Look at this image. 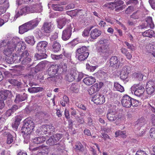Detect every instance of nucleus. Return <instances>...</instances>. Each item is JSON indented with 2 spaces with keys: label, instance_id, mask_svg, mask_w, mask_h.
Listing matches in <instances>:
<instances>
[{
  "label": "nucleus",
  "instance_id": "obj_1",
  "mask_svg": "<svg viewBox=\"0 0 155 155\" xmlns=\"http://www.w3.org/2000/svg\"><path fill=\"white\" fill-rule=\"evenodd\" d=\"M6 37L8 41L7 42V47L9 49L14 51L15 49L16 53H19L21 51L22 47L21 43H22L19 38L17 37H14L12 38V37L10 36L9 34H7Z\"/></svg>",
  "mask_w": 155,
  "mask_h": 155
},
{
  "label": "nucleus",
  "instance_id": "obj_2",
  "mask_svg": "<svg viewBox=\"0 0 155 155\" xmlns=\"http://www.w3.org/2000/svg\"><path fill=\"white\" fill-rule=\"evenodd\" d=\"M99 43L101 45L97 48V51L103 57H107L109 53L108 47L109 41L106 39H102L99 41Z\"/></svg>",
  "mask_w": 155,
  "mask_h": 155
},
{
  "label": "nucleus",
  "instance_id": "obj_3",
  "mask_svg": "<svg viewBox=\"0 0 155 155\" xmlns=\"http://www.w3.org/2000/svg\"><path fill=\"white\" fill-rule=\"evenodd\" d=\"M89 55L88 49L86 46H82L76 50L75 57L80 61L85 60Z\"/></svg>",
  "mask_w": 155,
  "mask_h": 155
},
{
  "label": "nucleus",
  "instance_id": "obj_4",
  "mask_svg": "<svg viewBox=\"0 0 155 155\" xmlns=\"http://www.w3.org/2000/svg\"><path fill=\"white\" fill-rule=\"evenodd\" d=\"M21 61L22 64L25 65L28 64L31 61V57L27 50H26L21 53L20 57H19V60L16 61V62H20Z\"/></svg>",
  "mask_w": 155,
  "mask_h": 155
},
{
  "label": "nucleus",
  "instance_id": "obj_5",
  "mask_svg": "<svg viewBox=\"0 0 155 155\" xmlns=\"http://www.w3.org/2000/svg\"><path fill=\"white\" fill-rule=\"evenodd\" d=\"M35 127V124L33 121L28 119L25 120L21 128L22 132L29 131V133H31Z\"/></svg>",
  "mask_w": 155,
  "mask_h": 155
},
{
  "label": "nucleus",
  "instance_id": "obj_6",
  "mask_svg": "<svg viewBox=\"0 0 155 155\" xmlns=\"http://www.w3.org/2000/svg\"><path fill=\"white\" fill-rule=\"evenodd\" d=\"M131 91L132 94L138 97L141 96L143 94L145 89L144 87L140 84L134 85L131 88Z\"/></svg>",
  "mask_w": 155,
  "mask_h": 155
},
{
  "label": "nucleus",
  "instance_id": "obj_7",
  "mask_svg": "<svg viewBox=\"0 0 155 155\" xmlns=\"http://www.w3.org/2000/svg\"><path fill=\"white\" fill-rule=\"evenodd\" d=\"M121 63L117 56H112L109 59V66L118 69L121 66Z\"/></svg>",
  "mask_w": 155,
  "mask_h": 155
},
{
  "label": "nucleus",
  "instance_id": "obj_8",
  "mask_svg": "<svg viewBox=\"0 0 155 155\" xmlns=\"http://www.w3.org/2000/svg\"><path fill=\"white\" fill-rule=\"evenodd\" d=\"M72 28L71 25H67L66 28L63 31L62 38L64 41H67L70 38L72 31Z\"/></svg>",
  "mask_w": 155,
  "mask_h": 155
},
{
  "label": "nucleus",
  "instance_id": "obj_9",
  "mask_svg": "<svg viewBox=\"0 0 155 155\" xmlns=\"http://www.w3.org/2000/svg\"><path fill=\"white\" fill-rule=\"evenodd\" d=\"M107 3L105 4V5L108 8L112 10L116 8V10H122V7L120 6L123 4V2L119 1V2H115Z\"/></svg>",
  "mask_w": 155,
  "mask_h": 155
},
{
  "label": "nucleus",
  "instance_id": "obj_10",
  "mask_svg": "<svg viewBox=\"0 0 155 155\" xmlns=\"http://www.w3.org/2000/svg\"><path fill=\"white\" fill-rule=\"evenodd\" d=\"M54 27V25L51 22H45L41 28V31L45 33H49L51 32Z\"/></svg>",
  "mask_w": 155,
  "mask_h": 155
},
{
  "label": "nucleus",
  "instance_id": "obj_11",
  "mask_svg": "<svg viewBox=\"0 0 155 155\" xmlns=\"http://www.w3.org/2000/svg\"><path fill=\"white\" fill-rule=\"evenodd\" d=\"M130 70V67L127 65L124 66L122 68L120 73V78L122 80L124 81L127 78Z\"/></svg>",
  "mask_w": 155,
  "mask_h": 155
},
{
  "label": "nucleus",
  "instance_id": "obj_12",
  "mask_svg": "<svg viewBox=\"0 0 155 155\" xmlns=\"http://www.w3.org/2000/svg\"><path fill=\"white\" fill-rule=\"evenodd\" d=\"M91 100L97 104H102L105 101L104 96L98 93L97 94L93 97Z\"/></svg>",
  "mask_w": 155,
  "mask_h": 155
},
{
  "label": "nucleus",
  "instance_id": "obj_13",
  "mask_svg": "<svg viewBox=\"0 0 155 155\" xmlns=\"http://www.w3.org/2000/svg\"><path fill=\"white\" fill-rule=\"evenodd\" d=\"M27 14L34 12H39L41 11V5H33L32 6H26Z\"/></svg>",
  "mask_w": 155,
  "mask_h": 155
},
{
  "label": "nucleus",
  "instance_id": "obj_14",
  "mask_svg": "<svg viewBox=\"0 0 155 155\" xmlns=\"http://www.w3.org/2000/svg\"><path fill=\"white\" fill-rule=\"evenodd\" d=\"M117 113L115 109H110L108 110L107 118L110 122L115 121L117 119Z\"/></svg>",
  "mask_w": 155,
  "mask_h": 155
},
{
  "label": "nucleus",
  "instance_id": "obj_15",
  "mask_svg": "<svg viewBox=\"0 0 155 155\" xmlns=\"http://www.w3.org/2000/svg\"><path fill=\"white\" fill-rule=\"evenodd\" d=\"M132 98L127 95L124 96L121 100V103L123 107L129 108L132 105Z\"/></svg>",
  "mask_w": 155,
  "mask_h": 155
},
{
  "label": "nucleus",
  "instance_id": "obj_16",
  "mask_svg": "<svg viewBox=\"0 0 155 155\" xmlns=\"http://www.w3.org/2000/svg\"><path fill=\"white\" fill-rule=\"evenodd\" d=\"M146 91L149 95H153L155 93V84L153 81H149L147 84Z\"/></svg>",
  "mask_w": 155,
  "mask_h": 155
},
{
  "label": "nucleus",
  "instance_id": "obj_17",
  "mask_svg": "<svg viewBox=\"0 0 155 155\" xmlns=\"http://www.w3.org/2000/svg\"><path fill=\"white\" fill-rule=\"evenodd\" d=\"M48 45V43L45 41H42L39 42L37 45L36 49L39 52H45L46 48Z\"/></svg>",
  "mask_w": 155,
  "mask_h": 155
},
{
  "label": "nucleus",
  "instance_id": "obj_18",
  "mask_svg": "<svg viewBox=\"0 0 155 155\" xmlns=\"http://www.w3.org/2000/svg\"><path fill=\"white\" fill-rule=\"evenodd\" d=\"M58 65H52L50 66L46 71V74L49 76H55L58 70Z\"/></svg>",
  "mask_w": 155,
  "mask_h": 155
},
{
  "label": "nucleus",
  "instance_id": "obj_19",
  "mask_svg": "<svg viewBox=\"0 0 155 155\" xmlns=\"http://www.w3.org/2000/svg\"><path fill=\"white\" fill-rule=\"evenodd\" d=\"M43 130L44 134L46 135V136H51L54 130V127L51 125H43Z\"/></svg>",
  "mask_w": 155,
  "mask_h": 155
},
{
  "label": "nucleus",
  "instance_id": "obj_20",
  "mask_svg": "<svg viewBox=\"0 0 155 155\" xmlns=\"http://www.w3.org/2000/svg\"><path fill=\"white\" fill-rule=\"evenodd\" d=\"M8 82L12 85L16 87L17 88L20 89L24 87V84L20 80L18 81L15 79H9Z\"/></svg>",
  "mask_w": 155,
  "mask_h": 155
},
{
  "label": "nucleus",
  "instance_id": "obj_21",
  "mask_svg": "<svg viewBox=\"0 0 155 155\" xmlns=\"http://www.w3.org/2000/svg\"><path fill=\"white\" fill-rule=\"evenodd\" d=\"M77 75V73L76 71H71L70 72L66 75L65 79L69 82H72L75 79V78Z\"/></svg>",
  "mask_w": 155,
  "mask_h": 155
},
{
  "label": "nucleus",
  "instance_id": "obj_22",
  "mask_svg": "<svg viewBox=\"0 0 155 155\" xmlns=\"http://www.w3.org/2000/svg\"><path fill=\"white\" fill-rule=\"evenodd\" d=\"M27 98V95L25 93H24L23 94H16L15 102L16 104L20 102L25 101Z\"/></svg>",
  "mask_w": 155,
  "mask_h": 155
},
{
  "label": "nucleus",
  "instance_id": "obj_23",
  "mask_svg": "<svg viewBox=\"0 0 155 155\" xmlns=\"http://www.w3.org/2000/svg\"><path fill=\"white\" fill-rule=\"evenodd\" d=\"M101 34V31L97 28L92 30L90 32V37L92 39L97 38Z\"/></svg>",
  "mask_w": 155,
  "mask_h": 155
},
{
  "label": "nucleus",
  "instance_id": "obj_24",
  "mask_svg": "<svg viewBox=\"0 0 155 155\" xmlns=\"http://www.w3.org/2000/svg\"><path fill=\"white\" fill-rule=\"evenodd\" d=\"M67 19L65 17H62L57 19L58 24V27L60 29H62L66 24Z\"/></svg>",
  "mask_w": 155,
  "mask_h": 155
},
{
  "label": "nucleus",
  "instance_id": "obj_25",
  "mask_svg": "<svg viewBox=\"0 0 155 155\" xmlns=\"http://www.w3.org/2000/svg\"><path fill=\"white\" fill-rule=\"evenodd\" d=\"M52 50L54 52H57L60 51L61 49L60 44L57 41H54L52 44Z\"/></svg>",
  "mask_w": 155,
  "mask_h": 155
},
{
  "label": "nucleus",
  "instance_id": "obj_26",
  "mask_svg": "<svg viewBox=\"0 0 155 155\" xmlns=\"http://www.w3.org/2000/svg\"><path fill=\"white\" fill-rule=\"evenodd\" d=\"M83 81L86 84L90 85L95 82V79L92 77H87L84 78Z\"/></svg>",
  "mask_w": 155,
  "mask_h": 155
},
{
  "label": "nucleus",
  "instance_id": "obj_27",
  "mask_svg": "<svg viewBox=\"0 0 155 155\" xmlns=\"http://www.w3.org/2000/svg\"><path fill=\"white\" fill-rule=\"evenodd\" d=\"M142 35L145 37L151 38L155 35V32L152 30L149 29L142 32Z\"/></svg>",
  "mask_w": 155,
  "mask_h": 155
},
{
  "label": "nucleus",
  "instance_id": "obj_28",
  "mask_svg": "<svg viewBox=\"0 0 155 155\" xmlns=\"http://www.w3.org/2000/svg\"><path fill=\"white\" fill-rule=\"evenodd\" d=\"M29 30H30V29L26 23L19 26V32L20 34H23Z\"/></svg>",
  "mask_w": 155,
  "mask_h": 155
},
{
  "label": "nucleus",
  "instance_id": "obj_29",
  "mask_svg": "<svg viewBox=\"0 0 155 155\" xmlns=\"http://www.w3.org/2000/svg\"><path fill=\"white\" fill-rule=\"evenodd\" d=\"M10 93V91L8 90L0 91V100L4 101Z\"/></svg>",
  "mask_w": 155,
  "mask_h": 155
},
{
  "label": "nucleus",
  "instance_id": "obj_30",
  "mask_svg": "<svg viewBox=\"0 0 155 155\" xmlns=\"http://www.w3.org/2000/svg\"><path fill=\"white\" fill-rule=\"evenodd\" d=\"M98 84H95L87 90L88 93L91 95L98 91Z\"/></svg>",
  "mask_w": 155,
  "mask_h": 155
},
{
  "label": "nucleus",
  "instance_id": "obj_31",
  "mask_svg": "<svg viewBox=\"0 0 155 155\" xmlns=\"http://www.w3.org/2000/svg\"><path fill=\"white\" fill-rule=\"evenodd\" d=\"M10 134H8L7 136L6 143L8 144L14 143L15 140V137Z\"/></svg>",
  "mask_w": 155,
  "mask_h": 155
},
{
  "label": "nucleus",
  "instance_id": "obj_32",
  "mask_svg": "<svg viewBox=\"0 0 155 155\" xmlns=\"http://www.w3.org/2000/svg\"><path fill=\"white\" fill-rule=\"evenodd\" d=\"M40 53H36L34 56L36 60H41L46 58L47 55L45 52H40Z\"/></svg>",
  "mask_w": 155,
  "mask_h": 155
},
{
  "label": "nucleus",
  "instance_id": "obj_33",
  "mask_svg": "<svg viewBox=\"0 0 155 155\" xmlns=\"http://www.w3.org/2000/svg\"><path fill=\"white\" fill-rule=\"evenodd\" d=\"M46 140V138L42 137H36L33 140V142L36 144H40L43 143Z\"/></svg>",
  "mask_w": 155,
  "mask_h": 155
},
{
  "label": "nucleus",
  "instance_id": "obj_34",
  "mask_svg": "<svg viewBox=\"0 0 155 155\" xmlns=\"http://www.w3.org/2000/svg\"><path fill=\"white\" fill-rule=\"evenodd\" d=\"M75 146L74 149L76 151L82 152L84 151V147L80 142H77Z\"/></svg>",
  "mask_w": 155,
  "mask_h": 155
},
{
  "label": "nucleus",
  "instance_id": "obj_35",
  "mask_svg": "<svg viewBox=\"0 0 155 155\" xmlns=\"http://www.w3.org/2000/svg\"><path fill=\"white\" fill-rule=\"evenodd\" d=\"M43 90L42 87H32L28 89V91L30 93H36L41 91Z\"/></svg>",
  "mask_w": 155,
  "mask_h": 155
},
{
  "label": "nucleus",
  "instance_id": "obj_36",
  "mask_svg": "<svg viewBox=\"0 0 155 155\" xmlns=\"http://www.w3.org/2000/svg\"><path fill=\"white\" fill-rule=\"evenodd\" d=\"M34 38V36H30L26 37L25 39L26 43L32 45H34L35 42Z\"/></svg>",
  "mask_w": 155,
  "mask_h": 155
},
{
  "label": "nucleus",
  "instance_id": "obj_37",
  "mask_svg": "<svg viewBox=\"0 0 155 155\" xmlns=\"http://www.w3.org/2000/svg\"><path fill=\"white\" fill-rule=\"evenodd\" d=\"M46 143L47 145L50 146H53L57 144V143L55 141L53 137V136H51L46 140Z\"/></svg>",
  "mask_w": 155,
  "mask_h": 155
},
{
  "label": "nucleus",
  "instance_id": "obj_38",
  "mask_svg": "<svg viewBox=\"0 0 155 155\" xmlns=\"http://www.w3.org/2000/svg\"><path fill=\"white\" fill-rule=\"evenodd\" d=\"M49 76V77L47 78V80L49 82H50V81H52L58 82V79H60V80L61 79V78H62L61 77V76L57 75L52 76Z\"/></svg>",
  "mask_w": 155,
  "mask_h": 155
},
{
  "label": "nucleus",
  "instance_id": "obj_39",
  "mask_svg": "<svg viewBox=\"0 0 155 155\" xmlns=\"http://www.w3.org/2000/svg\"><path fill=\"white\" fill-rule=\"evenodd\" d=\"M24 133L23 136L24 138V142L25 143H28L29 141L30 138V134L31 133H29V132H22Z\"/></svg>",
  "mask_w": 155,
  "mask_h": 155
},
{
  "label": "nucleus",
  "instance_id": "obj_40",
  "mask_svg": "<svg viewBox=\"0 0 155 155\" xmlns=\"http://www.w3.org/2000/svg\"><path fill=\"white\" fill-rule=\"evenodd\" d=\"M145 120L143 117H141L139 118L135 122V126H138L142 127L145 124Z\"/></svg>",
  "mask_w": 155,
  "mask_h": 155
},
{
  "label": "nucleus",
  "instance_id": "obj_41",
  "mask_svg": "<svg viewBox=\"0 0 155 155\" xmlns=\"http://www.w3.org/2000/svg\"><path fill=\"white\" fill-rule=\"evenodd\" d=\"M146 22L147 25H149V27L153 29L154 27V25L152 21V18L151 17H148L146 19Z\"/></svg>",
  "mask_w": 155,
  "mask_h": 155
},
{
  "label": "nucleus",
  "instance_id": "obj_42",
  "mask_svg": "<svg viewBox=\"0 0 155 155\" xmlns=\"http://www.w3.org/2000/svg\"><path fill=\"white\" fill-rule=\"evenodd\" d=\"M52 7L53 9L55 11H62L64 10V7L59 5L53 4Z\"/></svg>",
  "mask_w": 155,
  "mask_h": 155
},
{
  "label": "nucleus",
  "instance_id": "obj_43",
  "mask_svg": "<svg viewBox=\"0 0 155 155\" xmlns=\"http://www.w3.org/2000/svg\"><path fill=\"white\" fill-rule=\"evenodd\" d=\"M114 87L116 90L120 92H122L124 91V88L123 86L117 82H115L114 84Z\"/></svg>",
  "mask_w": 155,
  "mask_h": 155
},
{
  "label": "nucleus",
  "instance_id": "obj_44",
  "mask_svg": "<svg viewBox=\"0 0 155 155\" xmlns=\"http://www.w3.org/2000/svg\"><path fill=\"white\" fill-rule=\"evenodd\" d=\"M126 132L125 131L118 130L116 132L115 134L116 137L120 136L124 138L126 136Z\"/></svg>",
  "mask_w": 155,
  "mask_h": 155
},
{
  "label": "nucleus",
  "instance_id": "obj_45",
  "mask_svg": "<svg viewBox=\"0 0 155 155\" xmlns=\"http://www.w3.org/2000/svg\"><path fill=\"white\" fill-rule=\"evenodd\" d=\"M97 76L101 79H104L107 77V74L103 71H98L96 74Z\"/></svg>",
  "mask_w": 155,
  "mask_h": 155
},
{
  "label": "nucleus",
  "instance_id": "obj_46",
  "mask_svg": "<svg viewBox=\"0 0 155 155\" xmlns=\"http://www.w3.org/2000/svg\"><path fill=\"white\" fill-rule=\"evenodd\" d=\"M78 85L77 84H72L70 87V90L71 91L74 92H78Z\"/></svg>",
  "mask_w": 155,
  "mask_h": 155
},
{
  "label": "nucleus",
  "instance_id": "obj_47",
  "mask_svg": "<svg viewBox=\"0 0 155 155\" xmlns=\"http://www.w3.org/2000/svg\"><path fill=\"white\" fill-rule=\"evenodd\" d=\"M14 113L12 112V111L9 109L6 111L4 113V117L3 118H5L6 120L9 117L11 116Z\"/></svg>",
  "mask_w": 155,
  "mask_h": 155
},
{
  "label": "nucleus",
  "instance_id": "obj_48",
  "mask_svg": "<svg viewBox=\"0 0 155 155\" xmlns=\"http://www.w3.org/2000/svg\"><path fill=\"white\" fill-rule=\"evenodd\" d=\"M13 51L11 49H9L8 48L6 47L5 48L4 53L6 56L9 57L11 55Z\"/></svg>",
  "mask_w": 155,
  "mask_h": 155
},
{
  "label": "nucleus",
  "instance_id": "obj_49",
  "mask_svg": "<svg viewBox=\"0 0 155 155\" xmlns=\"http://www.w3.org/2000/svg\"><path fill=\"white\" fill-rule=\"evenodd\" d=\"M133 76L134 77L138 79L139 81H140L143 80V76L140 73L135 72L133 73Z\"/></svg>",
  "mask_w": 155,
  "mask_h": 155
},
{
  "label": "nucleus",
  "instance_id": "obj_50",
  "mask_svg": "<svg viewBox=\"0 0 155 155\" xmlns=\"http://www.w3.org/2000/svg\"><path fill=\"white\" fill-rule=\"evenodd\" d=\"M51 57L54 60H59L61 59L64 58V55L63 54L58 55H55L51 54Z\"/></svg>",
  "mask_w": 155,
  "mask_h": 155
},
{
  "label": "nucleus",
  "instance_id": "obj_51",
  "mask_svg": "<svg viewBox=\"0 0 155 155\" xmlns=\"http://www.w3.org/2000/svg\"><path fill=\"white\" fill-rule=\"evenodd\" d=\"M53 136L54 139L55 141L57 143L63 137V134H56Z\"/></svg>",
  "mask_w": 155,
  "mask_h": 155
},
{
  "label": "nucleus",
  "instance_id": "obj_52",
  "mask_svg": "<svg viewBox=\"0 0 155 155\" xmlns=\"http://www.w3.org/2000/svg\"><path fill=\"white\" fill-rule=\"evenodd\" d=\"M43 130V126L41 127L38 128L36 131V134L38 136H41L44 134Z\"/></svg>",
  "mask_w": 155,
  "mask_h": 155
},
{
  "label": "nucleus",
  "instance_id": "obj_53",
  "mask_svg": "<svg viewBox=\"0 0 155 155\" xmlns=\"http://www.w3.org/2000/svg\"><path fill=\"white\" fill-rule=\"evenodd\" d=\"M132 105L133 107H136L141 104V102L139 101L132 98Z\"/></svg>",
  "mask_w": 155,
  "mask_h": 155
},
{
  "label": "nucleus",
  "instance_id": "obj_54",
  "mask_svg": "<svg viewBox=\"0 0 155 155\" xmlns=\"http://www.w3.org/2000/svg\"><path fill=\"white\" fill-rule=\"evenodd\" d=\"M150 136L153 139H155V128H151L150 130Z\"/></svg>",
  "mask_w": 155,
  "mask_h": 155
},
{
  "label": "nucleus",
  "instance_id": "obj_55",
  "mask_svg": "<svg viewBox=\"0 0 155 155\" xmlns=\"http://www.w3.org/2000/svg\"><path fill=\"white\" fill-rule=\"evenodd\" d=\"M30 22L32 23L33 26H35V27H36L40 21L38 18H35L33 20L30 21Z\"/></svg>",
  "mask_w": 155,
  "mask_h": 155
},
{
  "label": "nucleus",
  "instance_id": "obj_56",
  "mask_svg": "<svg viewBox=\"0 0 155 155\" xmlns=\"http://www.w3.org/2000/svg\"><path fill=\"white\" fill-rule=\"evenodd\" d=\"M96 67L95 66H91L89 64H86V68L90 71H94Z\"/></svg>",
  "mask_w": 155,
  "mask_h": 155
},
{
  "label": "nucleus",
  "instance_id": "obj_57",
  "mask_svg": "<svg viewBox=\"0 0 155 155\" xmlns=\"http://www.w3.org/2000/svg\"><path fill=\"white\" fill-rule=\"evenodd\" d=\"M42 32V31H41L39 29H36L35 31V34L36 36L37 37L40 38L43 36V34Z\"/></svg>",
  "mask_w": 155,
  "mask_h": 155
},
{
  "label": "nucleus",
  "instance_id": "obj_58",
  "mask_svg": "<svg viewBox=\"0 0 155 155\" xmlns=\"http://www.w3.org/2000/svg\"><path fill=\"white\" fill-rule=\"evenodd\" d=\"M140 15L138 11L134 12L131 15V17L134 19H138Z\"/></svg>",
  "mask_w": 155,
  "mask_h": 155
},
{
  "label": "nucleus",
  "instance_id": "obj_59",
  "mask_svg": "<svg viewBox=\"0 0 155 155\" xmlns=\"http://www.w3.org/2000/svg\"><path fill=\"white\" fill-rule=\"evenodd\" d=\"M60 69L63 72H65L67 71V64L64 63L62 64Z\"/></svg>",
  "mask_w": 155,
  "mask_h": 155
},
{
  "label": "nucleus",
  "instance_id": "obj_60",
  "mask_svg": "<svg viewBox=\"0 0 155 155\" xmlns=\"http://www.w3.org/2000/svg\"><path fill=\"white\" fill-rule=\"evenodd\" d=\"M22 118V117L20 115H18L15 117V121L20 124Z\"/></svg>",
  "mask_w": 155,
  "mask_h": 155
},
{
  "label": "nucleus",
  "instance_id": "obj_61",
  "mask_svg": "<svg viewBox=\"0 0 155 155\" xmlns=\"http://www.w3.org/2000/svg\"><path fill=\"white\" fill-rule=\"evenodd\" d=\"M90 30L88 29V28L85 29L83 32L82 35L84 36H87L89 34Z\"/></svg>",
  "mask_w": 155,
  "mask_h": 155
},
{
  "label": "nucleus",
  "instance_id": "obj_62",
  "mask_svg": "<svg viewBox=\"0 0 155 155\" xmlns=\"http://www.w3.org/2000/svg\"><path fill=\"white\" fill-rule=\"evenodd\" d=\"M76 105L79 108H80L83 110H86V107L83 104L80 103H77Z\"/></svg>",
  "mask_w": 155,
  "mask_h": 155
},
{
  "label": "nucleus",
  "instance_id": "obj_63",
  "mask_svg": "<svg viewBox=\"0 0 155 155\" xmlns=\"http://www.w3.org/2000/svg\"><path fill=\"white\" fill-rule=\"evenodd\" d=\"M19 125V124L14 121V122L12 123V126L14 130H16L18 129Z\"/></svg>",
  "mask_w": 155,
  "mask_h": 155
},
{
  "label": "nucleus",
  "instance_id": "obj_64",
  "mask_svg": "<svg viewBox=\"0 0 155 155\" xmlns=\"http://www.w3.org/2000/svg\"><path fill=\"white\" fill-rule=\"evenodd\" d=\"M135 155H148L144 151L140 150L137 151L135 154Z\"/></svg>",
  "mask_w": 155,
  "mask_h": 155
}]
</instances>
